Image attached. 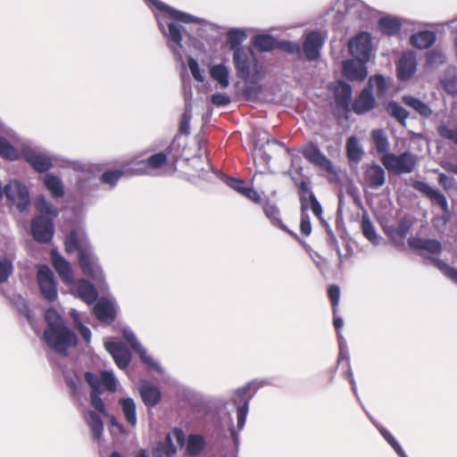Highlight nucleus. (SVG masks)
<instances>
[{
	"instance_id": "obj_2",
	"label": "nucleus",
	"mask_w": 457,
	"mask_h": 457,
	"mask_svg": "<svg viewBox=\"0 0 457 457\" xmlns=\"http://www.w3.org/2000/svg\"><path fill=\"white\" fill-rule=\"evenodd\" d=\"M146 3L151 4L156 7L161 13L155 14L158 21L159 29L162 35L168 40V46L173 52L179 62L183 61L182 55V27L174 21H168L166 15L174 19L175 21L183 23H196L200 25H206V21L188 14L187 12L178 11L159 0H145Z\"/></svg>"
},
{
	"instance_id": "obj_36",
	"label": "nucleus",
	"mask_w": 457,
	"mask_h": 457,
	"mask_svg": "<svg viewBox=\"0 0 457 457\" xmlns=\"http://www.w3.org/2000/svg\"><path fill=\"white\" fill-rule=\"evenodd\" d=\"M44 184L54 197H62L64 195V186L59 177L48 173L44 178Z\"/></svg>"
},
{
	"instance_id": "obj_49",
	"label": "nucleus",
	"mask_w": 457,
	"mask_h": 457,
	"mask_svg": "<svg viewBox=\"0 0 457 457\" xmlns=\"http://www.w3.org/2000/svg\"><path fill=\"white\" fill-rule=\"evenodd\" d=\"M0 155L7 160L13 161L19 157V153L7 139L0 137Z\"/></svg>"
},
{
	"instance_id": "obj_21",
	"label": "nucleus",
	"mask_w": 457,
	"mask_h": 457,
	"mask_svg": "<svg viewBox=\"0 0 457 457\" xmlns=\"http://www.w3.org/2000/svg\"><path fill=\"white\" fill-rule=\"evenodd\" d=\"M416 54L412 51L403 53L397 64V74L401 80L411 79L416 72Z\"/></svg>"
},
{
	"instance_id": "obj_58",
	"label": "nucleus",
	"mask_w": 457,
	"mask_h": 457,
	"mask_svg": "<svg viewBox=\"0 0 457 457\" xmlns=\"http://www.w3.org/2000/svg\"><path fill=\"white\" fill-rule=\"evenodd\" d=\"M188 68L192 73L194 79L199 82L204 81V76L203 71L200 70L198 62L193 57H189L187 60Z\"/></svg>"
},
{
	"instance_id": "obj_38",
	"label": "nucleus",
	"mask_w": 457,
	"mask_h": 457,
	"mask_svg": "<svg viewBox=\"0 0 457 457\" xmlns=\"http://www.w3.org/2000/svg\"><path fill=\"white\" fill-rule=\"evenodd\" d=\"M347 157L351 162H358L363 156V149L356 137H350L346 142Z\"/></svg>"
},
{
	"instance_id": "obj_22",
	"label": "nucleus",
	"mask_w": 457,
	"mask_h": 457,
	"mask_svg": "<svg viewBox=\"0 0 457 457\" xmlns=\"http://www.w3.org/2000/svg\"><path fill=\"white\" fill-rule=\"evenodd\" d=\"M366 62L354 58V60H347L343 64L345 76L351 80H363L368 75Z\"/></svg>"
},
{
	"instance_id": "obj_55",
	"label": "nucleus",
	"mask_w": 457,
	"mask_h": 457,
	"mask_svg": "<svg viewBox=\"0 0 457 457\" xmlns=\"http://www.w3.org/2000/svg\"><path fill=\"white\" fill-rule=\"evenodd\" d=\"M277 46L288 54H296L297 56L301 55V47L298 43L291 41H281L278 43Z\"/></svg>"
},
{
	"instance_id": "obj_35",
	"label": "nucleus",
	"mask_w": 457,
	"mask_h": 457,
	"mask_svg": "<svg viewBox=\"0 0 457 457\" xmlns=\"http://www.w3.org/2000/svg\"><path fill=\"white\" fill-rule=\"evenodd\" d=\"M263 212L266 215V217L270 220V222L278 227L283 229L284 231H287L290 235H292L294 237L297 238V235L290 231L282 222V220L279 218V210L278 208L274 204L270 203H267L263 206Z\"/></svg>"
},
{
	"instance_id": "obj_56",
	"label": "nucleus",
	"mask_w": 457,
	"mask_h": 457,
	"mask_svg": "<svg viewBox=\"0 0 457 457\" xmlns=\"http://www.w3.org/2000/svg\"><path fill=\"white\" fill-rule=\"evenodd\" d=\"M445 62V54L437 50H433L427 54V62L430 66H438Z\"/></svg>"
},
{
	"instance_id": "obj_37",
	"label": "nucleus",
	"mask_w": 457,
	"mask_h": 457,
	"mask_svg": "<svg viewBox=\"0 0 457 457\" xmlns=\"http://www.w3.org/2000/svg\"><path fill=\"white\" fill-rule=\"evenodd\" d=\"M403 102L415 110L418 113H420L423 117H429L432 115L433 112L432 109L429 107L428 104L422 102L419 98H416L411 96H405L403 97Z\"/></svg>"
},
{
	"instance_id": "obj_11",
	"label": "nucleus",
	"mask_w": 457,
	"mask_h": 457,
	"mask_svg": "<svg viewBox=\"0 0 457 457\" xmlns=\"http://www.w3.org/2000/svg\"><path fill=\"white\" fill-rule=\"evenodd\" d=\"M122 335L130 347L139 354V358L144 364L153 370L162 373V369L159 362L147 353V351L140 345L130 328H124L122 329Z\"/></svg>"
},
{
	"instance_id": "obj_32",
	"label": "nucleus",
	"mask_w": 457,
	"mask_h": 457,
	"mask_svg": "<svg viewBox=\"0 0 457 457\" xmlns=\"http://www.w3.org/2000/svg\"><path fill=\"white\" fill-rule=\"evenodd\" d=\"M371 138L377 153L381 156L389 154L390 143L386 131L382 129H373Z\"/></svg>"
},
{
	"instance_id": "obj_48",
	"label": "nucleus",
	"mask_w": 457,
	"mask_h": 457,
	"mask_svg": "<svg viewBox=\"0 0 457 457\" xmlns=\"http://www.w3.org/2000/svg\"><path fill=\"white\" fill-rule=\"evenodd\" d=\"M131 169L132 168H129V169L125 168L122 170H112V171H105L102 175V181L110 186H114V185H116V183L118 182V180L120 179V177L122 175H125V174L133 175L131 173Z\"/></svg>"
},
{
	"instance_id": "obj_52",
	"label": "nucleus",
	"mask_w": 457,
	"mask_h": 457,
	"mask_svg": "<svg viewBox=\"0 0 457 457\" xmlns=\"http://www.w3.org/2000/svg\"><path fill=\"white\" fill-rule=\"evenodd\" d=\"M13 271L12 261L9 259L0 260V283L7 281Z\"/></svg>"
},
{
	"instance_id": "obj_28",
	"label": "nucleus",
	"mask_w": 457,
	"mask_h": 457,
	"mask_svg": "<svg viewBox=\"0 0 457 457\" xmlns=\"http://www.w3.org/2000/svg\"><path fill=\"white\" fill-rule=\"evenodd\" d=\"M210 77L218 84V86L224 89L229 84V68L224 63L213 64L209 67Z\"/></svg>"
},
{
	"instance_id": "obj_45",
	"label": "nucleus",
	"mask_w": 457,
	"mask_h": 457,
	"mask_svg": "<svg viewBox=\"0 0 457 457\" xmlns=\"http://www.w3.org/2000/svg\"><path fill=\"white\" fill-rule=\"evenodd\" d=\"M361 227L363 235L370 242L376 245L380 244L381 237L376 232V229L370 220L363 219L361 222Z\"/></svg>"
},
{
	"instance_id": "obj_34",
	"label": "nucleus",
	"mask_w": 457,
	"mask_h": 457,
	"mask_svg": "<svg viewBox=\"0 0 457 457\" xmlns=\"http://www.w3.org/2000/svg\"><path fill=\"white\" fill-rule=\"evenodd\" d=\"M119 405L120 406L122 414L127 423L135 428L137 423V408L134 400L130 397L120 398L119 400Z\"/></svg>"
},
{
	"instance_id": "obj_59",
	"label": "nucleus",
	"mask_w": 457,
	"mask_h": 457,
	"mask_svg": "<svg viewBox=\"0 0 457 457\" xmlns=\"http://www.w3.org/2000/svg\"><path fill=\"white\" fill-rule=\"evenodd\" d=\"M438 134L442 137L452 140L457 145V129H451L445 124H441L438 127Z\"/></svg>"
},
{
	"instance_id": "obj_24",
	"label": "nucleus",
	"mask_w": 457,
	"mask_h": 457,
	"mask_svg": "<svg viewBox=\"0 0 457 457\" xmlns=\"http://www.w3.org/2000/svg\"><path fill=\"white\" fill-rule=\"evenodd\" d=\"M139 394L143 403L148 407L157 405L162 397L161 390L157 386L146 381L141 383L139 386Z\"/></svg>"
},
{
	"instance_id": "obj_51",
	"label": "nucleus",
	"mask_w": 457,
	"mask_h": 457,
	"mask_svg": "<svg viewBox=\"0 0 457 457\" xmlns=\"http://www.w3.org/2000/svg\"><path fill=\"white\" fill-rule=\"evenodd\" d=\"M385 440L394 448V450L401 456V457H407L403 450L402 449L401 445L398 444V442L395 440V438L391 435L389 431H387L386 428H382L381 426L377 425L375 422H373Z\"/></svg>"
},
{
	"instance_id": "obj_57",
	"label": "nucleus",
	"mask_w": 457,
	"mask_h": 457,
	"mask_svg": "<svg viewBox=\"0 0 457 457\" xmlns=\"http://www.w3.org/2000/svg\"><path fill=\"white\" fill-rule=\"evenodd\" d=\"M191 119H192V109L191 108L185 109V111L182 114V118H181V121H180V125H179L180 133L185 134V135H188L190 133Z\"/></svg>"
},
{
	"instance_id": "obj_27",
	"label": "nucleus",
	"mask_w": 457,
	"mask_h": 457,
	"mask_svg": "<svg viewBox=\"0 0 457 457\" xmlns=\"http://www.w3.org/2000/svg\"><path fill=\"white\" fill-rule=\"evenodd\" d=\"M336 103L343 109H348L352 99V87L345 82L337 81L333 85Z\"/></svg>"
},
{
	"instance_id": "obj_12",
	"label": "nucleus",
	"mask_w": 457,
	"mask_h": 457,
	"mask_svg": "<svg viewBox=\"0 0 457 457\" xmlns=\"http://www.w3.org/2000/svg\"><path fill=\"white\" fill-rule=\"evenodd\" d=\"M351 54L364 62H368L371 55V37L367 32H361L349 42Z\"/></svg>"
},
{
	"instance_id": "obj_50",
	"label": "nucleus",
	"mask_w": 457,
	"mask_h": 457,
	"mask_svg": "<svg viewBox=\"0 0 457 457\" xmlns=\"http://www.w3.org/2000/svg\"><path fill=\"white\" fill-rule=\"evenodd\" d=\"M68 386L71 388L74 395L79 396L80 394L81 378L78 373L63 372Z\"/></svg>"
},
{
	"instance_id": "obj_19",
	"label": "nucleus",
	"mask_w": 457,
	"mask_h": 457,
	"mask_svg": "<svg viewBox=\"0 0 457 457\" xmlns=\"http://www.w3.org/2000/svg\"><path fill=\"white\" fill-rule=\"evenodd\" d=\"M94 313L102 322L112 323L117 314V304L112 298H101L94 307Z\"/></svg>"
},
{
	"instance_id": "obj_43",
	"label": "nucleus",
	"mask_w": 457,
	"mask_h": 457,
	"mask_svg": "<svg viewBox=\"0 0 457 457\" xmlns=\"http://www.w3.org/2000/svg\"><path fill=\"white\" fill-rule=\"evenodd\" d=\"M70 315L73 320L75 328L79 332L84 341L89 344L91 340V331L83 324L80 313L73 309L71 311Z\"/></svg>"
},
{
	"instance_id": "obj_26",
	"label": "nucleus",
	"mask_w": 457,
	"mask_h": 457,
	"mask_svg": "<svg viewBox=\"0 0 457 457\" xmlns=\"http://www.w3.org/2000/svg\"><path fill=\"white\" fill-rule=\"evenodd\" d=\"M299 192H300V202L305 201L306 196L309 197V202L311 204V210L313 214L322 221V207L320 204L318 202L316 196L314 195L310 185L306 181H302L299 185Z\"/></svg>"
},
{
	"instance_id": "obj_53",
	"label": "nucleus",
	"mask_w": 457,
	"mask_h": 457,
	"mask_svg": "<svg viewBox=\"0 0 457 457\" xmlns=\"http://www.w3.org/2000/svg\"><path fill=\"white\" fill-rule=\"evenodd\" d=\"M334 315H336V313H334ZM343 324H344V321L341 318L337 317V316L334 317V326L337 330V337H339V346H340L339 361L343 358H345L346 360L348 359L347 353H346V351H345V341H344L341 332L339 331L340 328L343 327Z\"/></svg>"
},
{
	"instance_id": "obj_17",
	"label": "nucleus",
	"mask_w": 457,
	"mask_h": 457,
	"mask_svg": "<svg viewBox=\"0 0 457 457\" xmlns=\"http://www.w3.org/2000/svg\"><path fill=\"white\" fill-rule=\"evenodd\" d=\"M104 346L120 369L124 370L129 366L131 355L124 344L119 341H106Z\"/></svg>"
},
{
	"instance_id": "obj_60",
	"label": "nucleus",
	"mask_w": 457,
	"mask_h": 457,
	"mask_svg": "<svg viewBox=\"0 0 457 457\" xmlns=\"http://www.w3.org/2000/svg\"><path fill=\"white\" fill-rule=\"evenodd\" d=\"M328 296L333 305V312L336 313L337 306L340 299V288L336 285H332L328 288Z\"/></svg>"
},
{
	"instance_id": "obj_63",
	"label": "nucleus",
	"mask_w": 457,
	"mask_h": 457,
	"mask_svg": "<svg viewBox=\"0 0 457 457\" xmlns=\"http://www.w3.org/2000/svg\"><path fill=\"white\" fill-rule=\"evenodd\" d=\"M300 229H301V232L305 236H309L312 232V225H311L310 218L306 212H301Z\"/></svg>"
},
{
	"instance_id": "obj_39",
	"label": "nucleus",
	"mask_w": 457,
	"mask_h": 457,
	"mask_svg": "<svg viewBox=\"0 0 457 457\" xmlns=\"http://www.w3.org/2000/svg\"><path fill=\"white\" fill-rule=\"evenodd\" d=\"M247 35L243 29H230L227 33L228 43L233 52L237 49L244 48L241 44L246 39Z\"/></svg>"
},
{
	"instance_id": "obj_4",
	"label": "nucleus",
	"mask_w": 457,
	"mask_h": 457,
	"mask_svg": "<svg viewBox=\"0 0 457 457\" xmlns=\"http://www.w3.org/2000/svg\"><path fill=\"white\" fill-rule=\"evenodd\" d=\"M47 328L44 332V340L49 348L66 355L68 349L77 345L78 339L73 331L68 328L62 316L54 309L46 312Z\"/></svg>"
},
{
	"instance_id": "obj_42",
	"label": "nucleus",
	"mask_w": 457,
	"mask_h": 457,
	"mask_svg": "<svg viewBox=\"0 0 457 457\" xmlns=\"http://www.w3.org/2000/svg\"><path fill=\"white\" fill-rule=\"evenodd\" d=\"M369 86L378 97H384L386 95L388 85L386 78L382 75L370 78Z\"/></svg>"
},
{
	"instance_id": "obj_14",
	"label": "nucleus",
	"mask_w": 457,
	"mask_h": 457,
	"mask_svg": "<svg viewBox=\"0 0 457 457\" xmlns=\"http://www.w3.org/2000/svg\"><path fill=\"white\" fill-rule=\"evenodd\" d=\"M325 43V37L319 31H311L306 34L303 43V53L309 61L319 58L321 47Z\"/></svg>"
},
{
	"instance_id": "obj_1",
	"label": "nucleus",
	"mask_w": 457,
	"mask_h": 457,
	"mask_svg": "<svg viewBox=\"0 0 457 457\" xmlns=\"http://www.w3.org/2000/svg\"><path fill=\"white\" fill-rule=\"evenodd\" d=\"M85 380L92 388L90 395L91 405L95 411H87L85 413V420L89 427L95 439L100 441L103 436L104 423L100 414L107 416L105 404L100 397L103 391L115 392L117 380L112 371L104 370L99 373L87 371L85 373Z\"/></svg>"
},
{
	"instance_id": "obj_40",
	"label": "nucleus",
	"mask_w": 457,
	"mask_h": 457,
	"mask_svg": "<svg viewBox=\"0 0 457 457\" xmlns=\"http://www.w3.org/2000/svg\"><path fill=\"white\" fill-rule=\"evenodd\" d=\"M386 111L387 113L395 118L400 124L405 126L406 120L409 117V112L399 104L395 101H390L386 106Z\"/></svg>"
},
{
	"instance_id": "obj_47",
	"label": "nucleus",
	"mask_w": 457,
	"mask_h": 457,
	"mask_svg": "<svg viewBox=\"0 0 457 457\" xmlns=\"http://www.w3.org/2000/svg\"><path fill=\"white\" fill-rule=\"evenodd\" d=\"M204 446V440L199 435H191L187 439V451L190 455H197Z\"/></svg>"
},
{
	"instance_id": "obj_13",
	"label": "nucleus",
	"mask_w": 457,
	"mask_h": 457,
	"mask_svg": "<svg viewBox=\"0 0 457 457\" xmlns=\"http://www.w3.org/2000/svg\"><path fill=\"white\" fill-rule=\"evenodd\" d=\"M37 282L42 295L50 302L57 298L56 283L54 274L46 265L39 266L37 271Z\"/></svg>"
},
{
	"instance_id": "obj_9",
	"label": "nucleus",
	"mask_w": 457,
	"mask_h": 457,
	"mask_svg": "<svg viewBox=\"0 0 457 457\" xmlns=\"http://www.w3.org/2000/svg\"><path fill=\"white\" fill-rule=\"evenodd\" d=\"M173 439L176 440L179 446L185 443V434L180 428H174L170 433H168L164 442H158L153 447L154 457H174L177 448L173 444Z\"/></svg>"
},
{
	"instance_id": "obj_8",
	"label": "nucleus",
	"mask_w": 457,
	"mask_h": 457,
	"mask_svg": "<svg viewBox=\"0 0 457 457\" xmlns=\"http://www.w3.org/2000/svg\"><path fill=\"white\" fill-rule=\"evenodd\" d=\"M303 157L312 164L329 174V180L337 178V171L332 162L314 144H309L303 149Z\"/></svg>"
},
{
	"instance_id": "obj_46",
	"label": "nucleus",
	"mask_w": 457,
	"mask_h": 457,
	"mask_svg": "<svg viewBox=\"0 0 457 457\" xmlns=\"http://www.w3.org/2000/svg\"><path fill=\"white\" fill-rule=\"evenodd\" d=\"M428 261L431 262L433 265L437 268L445 276L457 284V270L450 267L447 263L436 258H430Z\"/></svg>"
},
{
	"instance_id": "obj_44",
	"label": "nucleus",
	"mask_w": 457,
	"mask_h": 457,
	"mask_svg": "<svg viewBox=\"0 0 457 457\" xmlns=\"http://www.w3.org/2000/svg\"><path fill=\"white\" fill-rule=\"evenodd\" d=\"M380 30L389 36L395 35L401 28V24L397 19L395 18H382L378 22Z\"/></svg>"
},
{
	"instance_id": "obj_18",
	"label": "nucleus",
	"mask_w": 457,
	"mask_h": 457,
	"mask_svg": "<svg viewBox=\"0 0 457 457\" xmlns=\"http://www.w3.org/2000/svg\"><path fill=\"white\" fill-rule=\"evenodd\" d=\"M251 387V384H248L243 387H239L235 391V395L238 398H241L243 402L237 401V399H234V404L237 406V428L239 430H242L245 427L246 417L249 411V399L251 396H247L246 395Z\"/></svg>"
},
{
	"instance_id": "obj_62",
	"label": "nucleus",
	"mask_w": 457,
	"mask_h": 457,
	"mask_svg": "<svg viewBox=\"0 0 457 457\" xmlns=\"http://www.w3.org/2000/svg\"><path fill=\"white\" fill-rule=\"evenodd\" d=\"M225 182L228 187H230L231 188H233L241 195H243L245 188H247L245 182L237 179L226 178Z\"/></svg>"
},
{
	"instance_id": "obj_61",
	"label": "nucleus",
	"mask_w": 457,
	"mask_h": 457,
	"mask_svg": "<svg viewBox=\"0 0 457 457\" xmlns=\"http://www.w3.org/2000/svg\"><path fill=\"white\" fill-rule=\"evenodd\" d=\"M211 101L216 106H227L231 103L230 97L223 93L213 94Z\"/></svg>"
},
{
	"instance_id": "obj_41",
	"label": "nucleus",
	"mask_w": 457,
	"mask_h": 457,
	"mask_svg": "<svg viewBox=\"0 0 457 457\" xmlns=\"http://www.w3.org/2000/svg\"><path fill=\"white\" fill-rule=\"evenodd\" d=\"M253 43L254 46L262 52H268L277 47L278 43L275 38L270 35H256Z\"/></svg>"
},
{
	"instance_id": "obj_16",
	"label": "nucleus",
	"mask_w": 457,
	"mask_h": 457,
	"mask_svg": "<svg viewBox=\"0 0 457 457\" xmlns=\"http://www.w3.org/2000/svg\"><path fill=\"white\" fill-rule=\"evenodd\" d=\"M26 161L38 172L48 170L52 167V158L44 150L29 148L24 151Z\"/></svg>"
},
{
	"instance_id": "obj_31",
	"label": "nucleus",
	"mask_w": 457,
	"mask_h": 457,
	"mask_svg": "<svg viewBox=\"0 0 457 457\" xmlns=\"http://www.w3.org/2000/svg\"><path fill=\"white\" fill-rule=\"evenodd\" d=\"M374 104L375 99L372 93L369 88H365L354 101L353 109L358 114L365 113L374 107Z\"/></svg>"
},
{
	"instance_id": "obj_54",
	"label": "nucleus",
	"mask_w": 457,
	"mask_h": 457,
	"mask_svg": "<svg viewBox=\"0 0 457 457\" xmlns=\"http://www.w3.org/2000/svg\"><path fill=\"white\" fill-rule=\"evenodd\" d=\"M92 176L90 174L84 175L83 178H79V181L77 182V189L79 192L84 195H88L92 191V186L91 183Z\"/></svg>"
},
{
	"instance_id": "obj_25",
	"label": "nucleus",
	"mask_w": 457,
	"mask_h": 457,
	"mask_svg": "<svg viewBox=\"0 0 457 457\" xmlns=\"http://www.w3.org/2000/svg\"><path fill=\"white\" fill-rule=\"evenodd\" d=\"M408 244L412 249L424 250L433 254L440 253L442 251V245L436 239L412 237L409 238Z\"/></svg>"
},
{
	"instance_id": "obj_64",
	"label": "nucleus",
	"mask_w": 457,
	"mask_h": 457,
	"mask_svg": "<svg viewBox=\"0 0 457 457\" xmlns=\"http://www.w3.org/2000/svg\"><path fill=\"white\" fill-rule=\"evenodd\" d=\"M439 184L445 188V189H451L454 188L456 187V181L453 178L449 177L444 173H441L439 175L438 179Z\"/></svg>"
},
{
	"instance_id": "obj_7",
	"label": "nucleus",
	"mask_w": 457,
	"mask_h": 457,
	"mask_svg": "<svg viewBox=\"0 0 457 457\" xmlns=\"http://www.w3.org/2000/svg\"><path fill=\"white\" fill-rule=\"evenodd\" d=\"M380 161L387 170L396 174H404L414 170L418 158L410 152H404L401 154L389 153L385 156H381Z\"/></svg>"
},
{
	"instance_id": "obj_6",
	"label": "nucleus",
	"mask_w": 457,
	"mask_h": 457,
	"mask_svg": "<svg viewBox=\"0 0 457 457\" xmlns=\"http://www.w3.org/2000/svg\"><path fill=\"white\" fill-rule=\"evenodd\" d=\"M233 62L237 73L247 83L255 84L265 76V68L251 47L237 49L233 53Z\"/></svg>"
},
{
	"instance_id": "obj_23",
	"label": "nucleus",
	"mask_w": 457,
	"mask_h": 457,
	"mask_svg": "<svg viewBox=\"0 0 457 457\" xmlns=\"http://www.w3.org/2000/svg\"><path fill=\"white\" fill-rule=\"evenodd\" d=\"M52 264L62 279L67 284H73V272L70 263L56 250L51 253Z\"/></svg>"
},
{
	"instance_id": "obj_29",
	"label": "nucleus",
	"mask_w": 457,
	"mask_h": 457,
	"mask_svg": "<svg viewBox=\"0 0 457 457\" xmlns=\"http://www.w3.org/2000/svg\"><path fill=\"white\" fill-rule=\"evenodd\" d=\"M411 228V221L409 218L403 217L400 220L397 227L384 228L385 233L394 241L403 240Z\"/></svg>"
},
{
	"instance_id": "obj_5",
	"label": "nucleus",
	"mask_w": 457,
	"mask_h": 457,
	"mask_svg": "<svg viewBox=\"0 0 457 457\" xmlns=\"http://www.w3.org/2000/svg\"><path fill=\"white\" fill-rule=\"evenodd\" d=\"M36 208L40 215L33 220L31 233L37 241L47 243L54 236L53 220L57 217L58 211L44 196L37 200Z\"/></svg>"
},
{
	"instance_id": "obj_10",
	"label": "nucleus",
	"mask_w": 457,
	"mask_h": 457,
	"mask_svg": "<svg viewBox=\"0 0 457 457\" xmlns=\"http://www.w3.org/2000/svg\"><path fill=\"white\" fill-rule=\"evenodd\" d=\"M167 155L163 153H158L149 156L146 161H141L134 163L137 168H132L131 173L137 174H150V175H162L164 173V168L167 164Z\"/></svg>"
},
{
	"instance_id": "obj_15",
	"label": "nucleus",
	"mask_w": 457,
	"mask_h": 457,
	"mask_svg": "<svg viewBox=\"0 0 457 457\" xmlns=\"http://www.w3.org/2000/svg\"><path fill=\"white\" fill-rule=\"evenodd\" d=\"M386 183V171L378 163L372 162L363 167V184L370 188L378 189Z\"/></svg>"
},
{
	"instance_id": "obj_20",
	"label": "nucleus",
	"mask_w": 457,
	"mask_h": 457,
	"mask_svg": "<svg viewBox=\"0 0 457 457\" xmlns=\"http://www.w3.org/2000/svg\"><path fill=\"white\" fill-rule=\"evenodd\" d=\"M415 188L428 197L432 204L438 205L445 215L449 216V208L446 197L440 191L433 188L425 182H418ZM447 220L448 217L445 218V221H447Z\"/></svg>"
},
{
	"instance_id": "obj_3",
	"label": "nucleus",
	"mask_w": 457,
	"mask_h": 457,
	"mask_svg": "<svg viewBox=\"0 0 457 457\" xmlns=\"http://www.w3.org/2000/svg\"><path fill=\"white\" fill-rule=\"evenodd\" d=\"M65 248L68 253L78 251L79 263L82 272L93 279L100 290L107 288L103 270L82 228L70 232L65 239Z\"/></svg>"
},
{
	"instance_id": "obj_33",
	"label": "nucleus",
	"mask_w": 457,
	"mask_h": 457,
	"mask_svg": "<svg viewBox=\"0 0 457 457\" xmlns=\"http://www.w3.org/2000/svg\"><path fill=\"white\" fill-rule=\"evenodd\" d=\"M436 35L433 31L422 30L411 35V44L419 49H427L434 45Z\"/></svg>"
},
{
	"instance_id": "obj_30",
	"label": "nucleus",
	"mask_w": 457,
	"mask_h": 457,
	"mask_svg": "<svg viewBox=\"0 0 457 457\" xmlns=\"http://www.w3.org/2000/svg\"><path fill=\"white\" fill-rule=\"evenodd\" d=\"M74 289L79 298L87 303H93L97 299L98 293L96 289L90 282L85 279L79 280L76 283Z\"/></svg>"
}]
</instances>
